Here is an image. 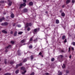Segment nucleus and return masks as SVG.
<instances>
[{
    "label": "nucleus",
    "instance_id": "f257e3e1",
    "mask_svg": "<svg viewBox=\"0 0 75 75\" xmlns=\"http://www.w3.org/2000/svg\"><path fill=\"white\" fill-rule=\"evenodd\" d=\"M23 1L24 3L23 4H21L19 8V9L21 8L22 7H25L26 6V4L25 3H27V0H23Z\"/></svg>",
    "mask_w": 75,
    "mask_h": 75
},
{
    "label": "nucleus",
    "instance_id": "f03ea898",
    "mask_svg": "<svg viewBox=\"0 0 75 75\" xmlns=\"http://www.w3.org/2000/svg\"><path fill=\"white\" fill-rule=\"evenodd\" d=\"M11 47V45H9L8 46L6 47H5L6 49L5 52H8V49H10Z\"/></svg>",
    "mask_w": 75,
    "mask_h": 75
},
{
    "label": "nucleus",
    "instance_id": "7ed1b4c3",
    "mask_svg": "<svg viewBox=\"0 0 75 75\" xmlns=\"http://www.w3.org/2000/svg\"><path fill=\"white\" fill-rule=\"evenodd\" d=\"M31 25H32V23H27L26 24V26H25V28H27L29 26L30 27H31Z\"/></svg>",
    "mask_w": 75,
    "mask_h": 75
},
{
    "label": "nucleus",
    "instance_id": "20e7f679",
    "mask_svg": "<svg viewBox=\"0 0 75 75\" xmlns=\"http://www.w3.org/2000/svg\"><path fill=\"white\" fill-rule=\"evenodd\" d=\"M23 65V64L21 63L19 64H17L16 65V68H17L19 67H21Z\"/></svg>",
    "mask_w": 75,
    "mask_h": 75
},
{
    "label": "nucleus",
    "instance_id": "39448f33",
    "mask_svg": "<svg viewBox=\"0 0 75 75\" xmlns=\"http://www.w3.org/2000/svg\"><path fill=\"white\" fill-rule=\"evenodd\" d=\"M40 29H35L34 30V32H33L34 34V33H37L38 32V31H39Z\"/></svg>",
    "mask_w": 75,
    "mask_h": 75
},
{
    "label": "nucleus",
    "instance_id": "423d86ee",
    "mask_svg": "<svg viewBox=\"0 0 75 75\" xmlns=\"http://www.w3.org/2000/svg\"><path fill=\"white\" fill-rule=\"evenodd\" d=\"M8 2H9V3H8L9 6H11V4H12V2H11L10 0H8Z\"/></svg>",
    "mask_w": 75,
    "mask_h": 75
},
{
    "label": "nucleus",
    "instance_id": "0eeeda50",
    "mask_svg": "<svg viewBox=\"0 0 75 75\" xmlns=\"http://www.w3.org/2000/svg\"><path fill=\"white\" fill-rule=\"evenodd\" d=\"M2 32L4 34H7V32L5 30H2Z\"/></svg>",
    "mask_w": 75,
    "mask_h": 75
},
{
    "label": "nucleus",
    "instance_id": "6e6552de",
    "mask_svg": "<svg viewBox=\"0 0 75 75\" xmlns=\"http://www.w3.org/2000/svg\"><path fill=\"white\" fill-rule=\"evenodd\" d=\"M22 61H23V62H25L27 61V58H25L22 59Z\"/></svg>",
    "mask_w": 75,
    "mask_h": 75
},
{
    "label": "nucleus",
    "instance_id": "1a4fd4ad",
    "mask_svg": "<svg viewBox=\"0 0 75 75\" xmlns=\"http://www.w3.org/2000/svg\"><path fill=\"white\" fill-rule=\"evenodd\" d=\"M26 41V40H25L23 39L21 41V43H24V42H25Z\"/></svg>",
    "mask_w": 75,
    "mask_h": 75
},
{
    "label": "nucleus",
    "instance_id": "9d476101",
    "mask_svg": "<svg viewBox=\"0 0 75 75\" xmlns=\"http://www.w3.org/2000/svg\"><path fill=\"white\" fill-rule=\"evenodd\" d=\"M28 11V10H27V9L24 8L23 10V12H24V13H25L26 12H27Z\"/></svg>",
    "mask_w": 75,
    "mask_h": 75
},
{
    "label": "nucleus",
    "instance_id": "9b49d317",
    "mask_svg": "<svg viewBox=\"0 0 75 75\" xmlns=\"http://www.w3.org/2000/svg\"><path fill=\"white\" fill-rule=\"evenodd\" d=\"M5 20V18L4 17H2V18L0 19V22H1L2 20Z\"/></svg>",
    "mask_w": 75,
    "mask_h": 75
},
{
    "label": "nucleus",
    "instance_id": "f8f14e48",
    "mask_svg": "<svg viewBox=\"0 0 75 75\" xmlns=\"http://www.w3.org/2000/svg\"><path fill=\"white\" fill-rule=\"evenodd\" d=\"M29 6H33V2H30L29 3Z\"/></svg>",
    "mask_w": 75,
    "mask_h": 75
},
{
    "label": "nucleus",
    "instance_id": "ddd939ff",
    "mask_svg": "<svg viewBox=\"0 0 75 75\" xmlns=\"http://www.w3.org/2000/svg\"><path fill=\"white\" fill-rule=\"evenodd\" d=\"M71 2V0H67L66 1V4H68L69 3Z\"/></svg>",
    "mask_w": 75,
    "mask_h": 75
},
{
    "label": "nucleus",
    "instance_id": "4468645a",
    "mask_svg": "<svg viewBox=\"0 0 75 75\" xmlns=\"http://www.w3.org/2000/svg\"><path fill=\"white\" fill-rule=\"evenodd\" d=\"M15 63V62L14 61H12L10 62V64L11 65H13L14 63Z\"/></svg>",
    "mask_w": 75,
    "mask_h": 75
},
{
    "label": "nucleus",
    "instance_id": "2eb2a0df",
    "mask_svg": "<svg viewBox=\"0 0 75 75\" xmlns=\"http://www.w3.org/2000/svg\"><path fill=\"white\" fill-rule=\"evenodd\" d=\"M59 20L58 19H57L56 20V24H59Z\"/></svg>",
    "mask_w": 75,
    "mask_h": 75
},
{
    "label": "nucleus",
    "instance_id": "dca6fc26",
    "mask_svg": "<svg viewBox=\"0 0 75 75\" xmlns=\"http://www.w3.org/2000/svg\"><path fill=\"white\" fill-rule=\"evenodd\" d=\"M17 31H15L14 34V36H17Z\"/></svg>",
    "mask_w": 75,
    "mask_h": 75
},
{
    "label": "nucleus",
    "instance_id": "f3484780",
    "mask_svg": "<svg viewBox=\"0 0 75 75\" xmlns=\"http://www.w3.org/2000/svg\"><path fill=\"white\" fill-rule=\"evenodd\" d=\"M21 70H23V71H24V70L25 69V68L24 67H22L21 68Z\"/></svg>",
    "mask_w": 75,
    "mask_h": 75
},
{
    "label": "nucleus",
    "instance_id": "a211bd4d",
    "mask_svg": "<svg viewBox=\"0 0 75 75\" xmlns=\"http://www.w3.org/2000/svg\"><path fill=\"white\" fill-rule=\"evenodd\" d=\"M38 39L37 38H36V39H34L33 40V41L35 42H37V41H38Z\"/></svg>",
    "mask_w": 75,
    "mask_h": 75
},
{
    "label": "nucleus",
    "instance_id": "6ab92c4d",
    "mask_svg": "<svg viewBox=\"0 0 75 75\" xmlns=\"http://www.w3.org/2000/svg\"><path fill=\"white\" fill-rule=\"evenodd\" d=\"M58 75H62V72L59 71H58Z\"/></svg>",
    "mask_w": 75,
    "mask_h": 75
},
{
    "label": "nucleus",
    "instance_id": "aec40b11",
    "mask_svg": "<svg viewBox=\"0 0 75 75\" xmlns=\"http://www.w3.org/2000/svg\"><path fill=\"white\" fill-rule=\"evenodd\" d=\"M65 38H66V37L65 36V35H64L62 36V40H64V39H65Z\"/></svg>",
    "mask_w": 75,
    "mask_h": 75
},
{
    "label": "nucleus",
    "instance_id": "412c9836",
    "mask_svg": "<svg viewBox=\"0 0 75 75\" xmlns=\"http://www.w3.org/2000/svg\"><path fill=\"white\" fill-rule=\"evenodd\" d=\"M65 15V13H62L61 14V16H62V17H64Z\"/></svg>",
    "mask_w": 75,
    "mask_h": 75
},
{
    "label": "nucleus",
    "instance_id": "4be33fe9",
    "mask_svg": "<svg viewBox=\"0 0 75 75\" xmlns=\"http://www.w3.org/2000/svg\"><path fill=\"white\" fill-rule=\"evenodd\" d=\"M11 17L12 18H14V15L13 14H11Z\"/></svg>",
    "mask_w": 75,
    "mask_h": 75
},
{
    "label": "nucleus",
    "instance_id": "5701e85b",
    "mask_svg": "<svg viewBox=\"0 0 75 75\" xmlns=\"http://www.w3.org/2000/svg\"><path fill=\"white\" fill-rule=\"evenodd\" d=\"M8 23L7 22H5L4 23V24L5 26H7V25H8Z\"/></svg>",
    "mask_w": 75,
    "mask_h": 75
},
{
    "label": "nucleus",
    "instance_id": "b1692460",
    "mask_svg": "<svg viewBox=\"0 0 75 75\" xmlns=\"http://www.w3.org/2000/svg\"><path fill=\"white\" fill-rule=\"evenodd\" d=\"M42 53L41 52H40V53H39V55H40V56H41L42 57H43V55H42Z\"/></svg>",
    "mask_w": 75,
    "mask_h": 75
},
{
    "label": "nucleus",
    "instance_id": "393cba45",
    "mask_svg": "<svg viewBox=\"0 0 75 75\" xmlns=\"http://www.w3.org/2000/svg\"><path fill=\"white\" fill-rule=\"evenodd\" d=\"M18 55H21V53H20V50H18Z\"/></svg>",
    "mask_w": 75,
    "mask_h": 75
},
{
    "label": "nucleus",
    "instance_id": "a878e982",
    "mask_svg": "<svg viewBox=\"0 0 75 75\" xmlns=\"http://www.w3.org/2000/svg\"><path fill=\"white\" fill-rule=\"evenodd\" d=\"M19 72V70H18L16 71L15 73L16 74H18V73Z\"/></svg>",
    "mask_w": 75,
    "mask_h": 75
},
{
    "label": "nucleus",
    "instance_id": "bb28decb",
    "mask_svg": "<svg viewBox=\"0 0 75 75\" xmlns=\"http://www.w3.org/2000/svg\"><path fill=\"white\" fill-rule=\"evenodd\" d=\"M30 58H31V59L32 60L34 59V57H33V55H31L30 56Z\"/></svg>",
    "mask_w": 75,
    "mask_h": 75
},
{
    "label": "nucleus",
    "instance_id": "cd10ccee",
    "mask_svg": "<svg viewBox=\"0 0 75 75\" xmlns=\"http://www.w3.org/2000/svg\"><path fill=\"white\" fill-rule=\"evenodd\" d=\"M62 67L63 68H65V65L64 64H63V65L62 66Z\"/></svg>",
    "mask_w": 75,
    "mask_h": 75
},
{
    "label": "nucleus",
    "instance_id": "c85d7f7f",
    "mask_svg": "<svg viewBox=\"0 0 75 75\" xmlns=\"http://www.w3.org/2000/svg\"><path fill=\"white\" fill-rule=\"evenodd\" d=\"M29 48H30V49H31V48H33V46H32L31 45V46H30L29 47Z\"/></svg>",
    "mask_w": 75,
    "mask_h": 75
},
{
    "label": "nucleus",
    "instance_id": "c756f323",
    "mask_svg": "<svg viewBox=\"0 0 75 75\" xmlns=\"http://www.w3.org/2000/svg\"><path fill=\"white\" fill-rule=\"evenodd\" d=\"M18 34L21 35L22 34H23V32H20L18 33Z\"/></svg>",
    "mask_w": 75,
    "mask_h": 75
},
{
    "label": "nucleus",
    "instance_id": "7c9ffc66",
    "mask_svg": "<svg viewBox=\"0 0 75 75\" xmlns=\"http://www.w3.org/2000/svg\"><path fill=\"white\" fill-rule=\"evenodd\" d=\"M55 59H54V58H53L52 59L51 61H52V62H53V61H54Z\"/></svg>",
    "mask_w": 75,
    "mask_h": 75
},
{
    "label": "nucleus",
    "instance_id": "2f4dec72",
    "mask_svg": "<svg viewBox=\"0 0 75 75\" xmlns=\"http://www.w3.org/2000/svg\"><path fill=\"white\" fill-rule=\"evenodd\" d=\"M11 44H13L14 43V41H11Z\"/></svg>",
    "mask_w": 75,
    "mask_h": 75
},
{
    "label": "nucleus",
    "instance_id": "473e14b6",
    "mask_svg": "<svg viewBox=\"0 0 75 75\" xmlns=\"http://www.w3.org/2000/svg\"><path fill=\"white\" fill-rule=\"evenodd\" d=\"M71 2L72 3H74L75 2V0H72Z\"/></svg>",
    "mask_w": 75,
    "mask_h": 75
},
{
    "label": "nucleus",
    "instance_id": "72a5a7b5",
    "mask_svg": "<svg viewBox=\"0 0 75 75\" xmlns=\"http://www.w3.org/2000/svg\"><path fill=\"white\" fill-rule=\"evenodd\" d=\"M27 31H29L30 30V27H28L27 29Z\"/></svg>",
    "mask_w": 75,
    "mask_h": 75
},
{
    "label": "nucleus",
    "instance_id": "f704fd0d",
    "mask_svg": "<svg viewBox=\"0 0 75 75\" xmlns=\"http://www.w3.org/2000/svg\"><path fill=\"white\" fill-rule=\"evenodd\" d=\"M30 41H33V38H30Z\"/></svg>",
    "mask_w": 75,
    "mask_h": 75
},
{
    "label": "nucleus",
    "instance_id": "c9c22d12",
    "mask_svg": "<svg viewBox=\"0 0 75 75\" xmlns=\"http://www.w3.org/2000/svg\"><path fill=\"white\" fill-rule=\"evenodd\" d=\"M6 60H7L6 59L5 60V61L4 62V63H5V64H7V61H6Z\"/></svg>",
    "mask_w": 75,
    "mask_h": 75
},
{
    "label": "nucleus",
    "instance_id": "e433bc0d",
    "mask_svg": "<svg viewBox=\"0 0 75 75\" xmlns=\"http://www.w3.org/2000/svg\"><path fill=\"white\" fill-rule=\"evenodd\" d=\"M34 72H33L30 75H34Z\"/></svg>",
    "mask_w": 75,
    "mask_h": 75
},
{
    "label": "nucleus",
    "instance_id": "4c0bfd02",
    "mask_svg": "<svg viewBox=\"0 0 75 75\" xmlns=\"http://www.w3.org/2000/svg\"><path fill=\"white\" fill-rule=\"evenodd\" d=\"M66 72V74H68L69 73V71L68 70H67Z\"/></svg>",
    "mask_w": 75,
    "mask_h": 75
},
{
    "label": "nucleus",
    "instance_id": "58836bf2",
    "mask_svg": "<svg viewBox=\"0 0 75 75\" xmlns=\"http://www.w3.org/2000/svg\"><path fill=\"white\" fill-rule=\"evenodd\" d=\"M17 27H21V25H17Z\"/></svg>",
    "mask_w": 75,
    "mask_h": 75
},
{
    "label": "nucleus",
    "instance_id": "ea45409f",
    "mask_svg": "<svg viewBox=\"0 0 75 75\" xmlns=\"http://www.w3.org/2000/svg\"><path fill=\"white\" fill-rule=\"evenodd\" d=\"M45 75H49V73H45Z\"/></svg>",
    "mask_w": 75,
    "mask_h": 75
},
{
    "label": "nucleus",
    "instance_id": "a19ab883",
    "mask_svg": "<svg viewBox=\"0 0 75 75\" xmlns=\"http://www.w3.org/2000/svg\"><path fill=\"white\" fill-rule=\"evenodd\" d=\"M2 25H5L4 24V23H2L1 24Z\"/></svg>",
    "mask_w": 75,
    "mask_h": 75
},
{
    "label": "nucleus",
    "instance_id": "79ce46f5",
    "mask_svg": "<svg viewBox=\"0 0 75 75\" xmlns=\"http://www.w3.org/2000/svg\"><path fill=\"white\" fill-rule=\"evenodd\" d=\"M10 34H13V31H11L10 32Z\"/></svg>",
    "mask_w": 75,
    "mask_h": 75
},
{
    "label": "nucleus",
    "instance_id": "37998d69",
    "mask_svg": "<svg viewBox=\"0 0 75 75\" xmlns=\"http://www.w3.org/2000/svg\"><path fill=\"white\" fill-rule=\"evenodd\" d=\"M72 44H73V45L74 46H75V42H73L72 43Z\"/></svg>",
    "mask_w": 75,
    "mask_h": 75
},
{
    "label": "nucleus",
    "instance_id": "c03bdc74",
    "mask_svg": "<svg viewBox=\"0 0 75 75\" xmlns=\"http://www.w3.org/2000/svg\"><path fill=\"white\" fill-rule=\"evenodd\" d=\"M70 50H71V48H70V47H69V52H70Z\"/></svg>",
    "mask_w": 75,
    "mask_h": 75
},
{
    "label": "nucleus",
    "instance_id": "a18cd8bd",
    "mask_svg": "<svg viewBox=\"0 0 75 75\" xmlns=\"http://www.w3.org/2000/svg\"><path fill=\"white\" fill-rule=\"evenodd\" d=\"M64 42L65 43L67 42V39H65V40L64 41Z\"/></svg>",
    "mask_w": 75,
    "mask_h": 75
},
{
    "label": "nucleus",
    "instance_id": "49530a36",
    "mask_svg": "<svg viewBox=\"0 0 75 75\" xmlns=\"http://www.w3.org/2000/svg\"><path fill=\"white\" fill-rule=\"evenodd\" d=\"M15 25H16V23H15L13 24V26H15Z\"/></svg>",
    "mask_w": 75,
    "mask_h": 75
},
{
    "label": "nucleus",
    "instance_id": "de8ad7c7",
    "mask_svg": "<svg viewBox=\"0 0 75 75\" xmlns=\"http://www.w3.org/2000/svg\"><path fill=\"white\" fill-rule=\"evenodd\" d=\"M25 73H24V72H22V74H23V75H24Z\"/></svg>",
    "mask_w": 75,
    "mask_h": 75
},
{
    "label": "nucleus",
    "instance_id": "09e8293b",
    "mask_svg": "<svg viewBox=\"0 0 75 75\" xmlns=\"http://www.w3.org/2000/svg\"><path fill=\"white\" fill-rule=\"evenodd\" d=\"M8 74V75H11V74L9 73H7Z\"/></svg>",
    "mask_w": 75,
    "mask_h": 75
},
{
    "label": "nucleus",
    "instance_id": "8fccbe9b",
    "mask_svg": "<svg viewBox=\"0 0 75 75\" xmlns=\"http://www.w3.org/2000/svg\"><path fill=\"white\" fill-rule=\"evenodd\" d=\"M71 57H72V56H71V55H70L69 56V58H70V59H71Z\"/></svg>",
    "mask_w": 75,
    "mask_h": 75
},
{
    "label": "nucleus",
    "instance_id": "3c124183",
    "mask_svg": "<svg viewBox=\"0 0 75 75\" xmlns=\"http://www.w3.org/2000/svg\"><path fill=\"white\" fill-rule=\"evenodd\" d=\"M60 56L61 58H62V57H63V56L62 55H60Z\"/></svg>",
    "mask_w": 75,
    "mask_h": 75
},
{
    "label": "nucleus",
    "instance_id": "603ef678",
    "mask_svg": "<svg viewBox=\"0 0 75 75\" xmlns=\"http://www.w3.org/2000/svg\"><path fill=\"white\" fill-rule=\"evenodd\" d=\"M65 7V5H63L62 6V7H63V8H64V7Z\"/></svg>",
    "mask_w": 75,
    "mask_h": 75
},
{
    "label": "nucleus",
    "instance_id": "864d4df0",
    "mask_svg": "<svg viewBox=\"0 0 75 75\" xmlns=\"http://www.w3.org/2000/svg\"><path fill=\"white\" fill-rule=\"evenodd\" d=\"M61 51L62 52H64V50H62Z\"/></svg>",
    "mask_w": 75,
    "mask_h": 75
},
{
    "label": "nucleus",
    "instance_id": "5fc2aeb1",
    "mask_svg": "<svg viewBox=\"0 0 75 75\" xmlns=\"http://www.w3.org/2000/svg\"><path fill=\"white\" fill-rule=\"evenodd\" d=\"M45 13H46V14H48V11H46Z\"/></svg>",
    "mask_w": 75,
    "mask_h": 75
},
{
    "label": "nucleus",
    "instance_id": "6e6d98bb",
    "mask_svg": "<svg viewBox=\"0 0 75 75\" xmlns=\"http://www.w3.org/2000/svg\"><path fill=\"white\" fill-rule=\"evenodd\" d=\"M71 49H72V50H74V48L72 47Z\"/></svg>",
    "mask_w": 75,
    "mask_h": 75
},
{
    "label": "nucleus",
    "instance_id": "4d7b16f0",
    "mask_svg": "<svg viewBox=\"0 0 75 75\" xmlns=\"http://www.w3.org/2000/svg\"><path fill=\"white\" fill-rule=\"evenodd\" d=\"M4 75H8V74L7 73L6 74H5Z\"/></svg>",
    "mask_w": 75,
    "mask_h": 75
},
{
    "label": "nucleus",
    "instance_id": "13d9d810",
    "mask_svg": "<svg viewBox=\"0 0 75 75\" xmlns=\"http://www.w3.org/2000/svg\"><path fill=\"white\" fill-rule=\"evenodd\" d=\"M26 72H27V71L26 70H25L24 71V72L25 73Z\"/></svg>",
    "mask_w": 75,
    "mask_h": 75
},
{
    "label": "nucleus",
    "instance_id": "bf43d9fd",
    "mask_svg": "<svg viewBox=\"0 0 75 75\" xmlns=\"http://www.w3.org/2000/svg\"><path fill=\"white\" fill-rule=\"evenodd\" d=\"M60 13H62V10H60Z\"/></svg>",
    "mask_w": 75,
    "mask_h": 75
},
{
    "label": "nucleus",
    "instance_id": "052dcab7",
    "mask_svg": "<svg viewBox=\"0 0 75 75\" xmlns=\"http://www.w3.org/2000/svg\"><path fill=\"white\" fill-rule=\"evenodd\" d=\"M0 71H1V68H0Z\"/></svg>",
    "mask_w": 75,
    "mask_h": 75
},
{
    "label": "nucleus",
    "instance_id": "680f3d73",
    "mask_svg": "<svg viewBox=\"0 0 75 75\" xmlns=\"http://www.w3.org/2000/svg\"><path fill=\"white\" fill-rule=\"evenodd\" d=\"M6 14V13H4V14Z\"/></svg>",
    "mask_w": 75,
    "mask_h": 75
},
{
    "label": "nucleus",
    "instance_id": "e2e57ef3",
    "mask_svg": "<svg viewBox=\"0 0 75 75\" xmlns=\"http://www.w3.org/2000/svg\"><path fill=\"white\" fill-rule=\"evenodd\" d=\"M33 37H34V36H33L32 37V38H33Z\"/></svg>",
    "mask_w": 75,
    "mask_h": 75
},
{
    "label": "nucleus",
    "instance_id": "0e129e2a",
    "mask_svg": "<svg viewBox=\"0 0 75 75\" xmlns=\"http://www.w3.org/2000/svg\"><path fill=\"white\" fill-rule=\"evenodd\" d=\"M2 3H4V1H2Z\"/></svg>",
    "mask_w": 75,
    "mask_h": 75
},
{
    "label": "nucleus",
    "instance_id": "69168bd1",
    "mask_svg": "<svg viewBox=\"0 0 75 75\" xmlns=\"http://www.w3.org/2000/svg\"><path fill=\"white\" fill-rule=\"evenodd\" d=\"M25 44H23V45H25Z\"/></svg>",
    "mask_w": 75,
    "mask_h": 75
},
{
    "label": "nucleus",
    "instance_id": "338daca9",
    "mask_svg": "<svg viewBox=\"0 0 75 75\" xmlns=\"http://www.w3.org/2000/svg\"><path fill=\"white\" fill-rule=\"evenodd\" d=\"M43 65V64H41V65Z\"/></svg>",
    "mask_w": 75,
    "mask_h": 75
},
{
    "label": "nucleus",
    "instance_id": "774afa93",
    "mask_svg": "<svg viewBox=\"0 0 75 75\" xmlns=\"http://www.w3.org/2000/svg\"><path fill=\"white\" fill-rule=\"evenodd\" d=\"M61 35H63V34H61Z\"/></svg>",
    "mask_w": 75,
    "mask_h": 75
}]
</instances>
